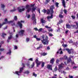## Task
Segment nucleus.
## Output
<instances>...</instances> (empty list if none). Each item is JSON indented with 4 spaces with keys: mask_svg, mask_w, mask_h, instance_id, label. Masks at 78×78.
Masks as SVG:
<instances>
[{
    "mask_svg": "<svg viewBox=\"0 0 78 78\" xmlns=\"http://www.w3.org/2000/svg\"><path fill=\"white\" fill-rule=\"evenodd\" d=\"M5 50V49L4 48H1L0 49V51H2Z\"/></svg>",
    "mask_w": 78,
    "mask_h": 78,
    "instance_id": "57",
    "label": "nucleus"
},
{
    "mask_svg": "<svg viewBox=\"0 0 78 78\" xmlns=\"http://www.w3.org/2000/svg\"><path fill=\"white\" fill-rule=\"evenodd\" d=\"M71 27H72L73 29H76V25H71Z\"/></svg>",
    "mask_w": 78,
    "mask_h": 78,
    "instance_id": "19",
    "label": "nucleus"
},
{
    "mask_svg": "<svg viewBox=\"0 0 78 78\" xmlns=\"http://www.w3.org/2000/svg\"><path fill=\"white\" fill-rule=\"evenodd\" d=\"M63 58L64 59H66V60L67 59H68L67 56L66 55H65L63 57Z\"/></svg>",
    "mask_w": 78,
    "mask_h": 78,
    "instance_id": "42",
    "label": "nucleus"
},
{
    "mask_svg": "<svg viewBox=\"0 0 78 78\" xmlns=\"http://www.w3.org/2000/svg\"><path fill=\"white\" fill-rule=\"evenodd\" d=\"M70 62H72V59H71V57H69L67 59V63L69 64Z\"/></svg>",
    "mask_w": 78,
    "mask_h": 78,
    "instance_id": "16",
    "label": "nucleus"
},
{
    "mask_svg": "<svg viewBox=\"0 0 78 78\" xmlns=\"http://www.w3.org/2000/svg\"><path fill=\"white\" fill-rule=\"evenodd\" d=\"M9 52H8L6 53V55H11V49H9Z\"/></svg>",
    "mask_w": 78,
    "mask_h": 78,
    "instance_id": "21",
    "label": "nucleus"
},
{
    "mask_svg": "<svg viewBox=\"0 0 78 78\" xmlns=\"http://www.w3.org/2000/svg\"><path fill=\"white\" fill-rule=\"evenodd\" d=\"M55 5L56 7H57V8L59 7V6H58V5H59V3L58 2H56L55 3Z\"/></svg>",
    "mask_w": 78,
    "mask_h": 78,
    "instance_id": "34",
    "label": "nucleus"
},
{
    "mask_svg": "<svg viewBox=\"0 0 78 78\" xmlns=\"http://www.w3.org/2000/svg\"><path fill=\"white\" fill-rule=\"evenodd\" d=\"M37 11H38L39 14H40V13H41V12H40V9H37Z\"/></svg>",
    "mask_w": 78,
    "mask_h": 78,
    "instance_id": "59",
    "label": "nucleus"
},
{
    "mask_svg": "<svg viewBox=\"0 0 78 78\" xmlns=\"http://www.w3.org/2000/svg\"><path fill=\"white\" fill-rule=\"evenodd\" d=\"M41 41L42 43L44 45H48V42L49 41L48 40V37L47 36H45V35H43L41 36Z\"/></svg>",
    "mask_w": 78,
    "mask_h": 78,
    "instance_id": "1",
    "label": "nucleus"
},
{
    "mask_svg": "<svg viewBox=\"0 0 78 78\" xmlns=\"http://www.w3.org/2000/svg\"><path fill=\"white\" fill-rule=\"evenodd\" d=\"M25 30H20L19 32L20 36H23L24 33H25Z\"/></svg>",
    "mask_w": 78,
    "mask_h": 78,
    "instance_id": "4",
    "label": "nucleus"
},
{
    "mask_svg": "<svg viewBox=\"0 0 78 78\" xmlns=\"http://www.w3.org/2000/svg\"><path fill=\"white\" fill-rule=\"evenodd\" d=\"M47 55V53H45V52H43L41 54L42 56H45V55Z\"/></svg>",
    "mask_w": 78,
    "mask_h": 78,
    "instance_id": "36",
    "label": "nucleus"
},
{
    "mask_svg": "<svg viewBox=\"0 0 78 78\" xmlns=\"http://www.w3.org/2000/svg\"><path fill=\"white\" fill-rule=\"evenodd\" d=\"M33 76H35V77H36V76H37V74H35V73H33Z\"/></svg>",
    "mask_w": 78,
    "mask_h": 78,
    "instance_id": "54",
    "label": "nucleus"
},
{
    "mask_svg": "<svg viewBox=\"0 0 78 78\" xmlns=\"http://www.w3.org/2000/svg\"><path fill=\"white\" fill-rule=\"evenodd\" d=\"M75 23H76V26H77V27L76 28V29H78V22H76Z\"/></svg>",
    "mask_w": 78,
    "mask_h": 78,
    "instance_id": "48",
    "label": "nucleus"
},
{
    "mask_svg": "<svg viewBox=\"0 0 78 78\" xmlns=\"http://www.w3.org/2000/svg\"><path fill=\"white\" fill-rule=\"evenodd\" d=\"M55 61V59L54 58H52L50 61V63L51 64L53 65L54 64V62Z\"/></svg>",
    "mask_w": 78,
    "mask_h": 78,
    "instance_id": "14",
    "label": "nucleus"
},
{
    "mask_svg": "<svg viewBox=\"0 0 78 78\" xmlns=\"http://www.w3.org/2000/svg\"><path fill=\"white\" fill-rule=\"evenodd\" d=\"M19 72L18 71H16L15 72V73L16 74V75H17L18 76L20 75L19 74Z\"/></svg>",
    "mask_w": 78,
    "mask_h": 78,
    "instance_id": "52",
    "label": "nucleus"
},
{
    "mask_svg": "<svg viewBox=\"0 0 78 78\" xmlns=\"http://www.w3.org/2000/svg\"><path fill=\"white\" fill-rule=\"evenodd\" d=\"M34 23L35 25H36V19H34Z\"/></svg>",
    "mask_w": 78,
    "mask_h": 78,
    "instance_id": "49",
    "label": "nucleus"
},
{
    "mask_svg": "<svg viewBox=\"0 0 78 78\" xmlns=\"http://www.w3.org/2000/svg\"><path fill=\"white\" fill-rule=\"evenodd\" d=\"M34 62H33V64H32L31 65V68H33V67H34Z\"/></svg>",
    "mask_w": 78,
    "mask_h": 78,
    "instance_id": "44",
    "label": "nucleus"
},
{
    "mask_svg": "<svg viewBox=\"0 0 78 78\" xmlns=\"http://www.w3.org/2000/svg\"><path fill=\"white\" fill-rule=\"evenodd\" d=\"M42 30V28H40L39 30H38V31H41Z\"/></svg>",
    "mask_w": 78,
    "mask_h": 78,
    "instance_id": "62",
    "label": "nucleus"
},
{
    "mask_svg": "<svg viewBox=\"0 0 78 78\" xmlns=\"http://www.w3.org/2000/svg\"><path fill=\"white\" fill-rule=\"evenodd\" d=\"M17 9L19 12H22V11H24L25 10V8H23L21 9L20 7H17Z\"/></svg>",
    "mask_w": 78,
    "mask_h": 78,
    "instance_id": "6",
    "label": "nucleus"
},
{
    "mask_svg": "<svg viewBox=\"0 0 78 78\" xmlns=\"http://www.w3.org/2000/svg\"><path fill=\"white\" fill-rule=\"evenodd\" d=\"M33 37L34 38H36L37 41H40L41 40V38L37 37V36H36V35H33Z\"/></svg>",
    "mask_w": 78,
    "mask_h": 78,
    "instance_id": "10",
    "label": "nucleus"
},
{
    "mask_svg": "<svg viewBox=\"0 0 78 78\" xmlns=\"http://www.w3.org/2000/svg\"><path fill=\"white\" fill-rule=\"evenodd\" d=\"M22 23H24V21L23 20H21L20 21H18L17 24L18 25L19 27H20V28L22 29V26L23 25Z\"/></svg>",
    "mask_w": 78,
    "mask_h": 78,
    "instance_id": "3",
    "label": "nucleus"
},
{
    "mask_svg": "<svg viewBox=\"0 0 78 78\" xmlns=\"http://www.w3.org/2000/svg\"><path fill=\"white\" fill-rule=\"evenodd\" d=\"M62 46L63 47L66 48V47H67V44H62Z\"/></svg>",
    "mask_w": 78,
    "mask_h": 78,
    "instance_id": "37",
    "label": "nucleus"
},
{
    "mask_svg": "<svg viewBox=\"0 0 78 78\" xmlns=\"http://www.w3.org/2000/svg\"><path fill=\"white\" fill-rule=\"evenodd\" d=\"M36 8L34 7H33L32 9V12H34L35 10H36Z\"/></svg>",
    "mask_w": 78,
    "mask_h": 78,
    "instance_id": "27",
    "label": "nucleus"
},
{
    "mask_svg": "<svg viewBox=\"0 0 78 78\" xmlns=\"http://www.w3.org/2000/svg\"><path fill=\"white\" fill-rule=\"evenodd\" d=\"M31 10V8H29V9H28L27 10V12H29Z\"/></svg>",
    "mask_w": 78,
    "mask_h": 78,
    "instance_id": "38",
    "label": "nucleus"
},
{
    "mask_svg": "<svg viewBox=\"0 0 78 78\" xmlns=\"http://www.w3.org/2000/svg\"><path fill=\"white\" fill-rule=\"evenodd\" d=\"M48 35H49V36H50V37L53 36V35L51 33H49Z\"/></svg>",
    "mask_w": 78,
    "mask_h": 78,
    "instance_id": "46",
    "label": "nucleus"
},
{
    "mask_svg": "<svg viewBox=\"0 0 78 78\" xmlns=\"http://www.w3.org/2000/svg\"><path fill=\"white\" fill-rule=\"evenodd\" d=\"M47 68L48 69H50L51 70H53L52 69V65L49 64H48L47 66Z\"/></svg>",
    "mask_w": 78,
    "mask_h": 78,
    "instance_id": "7",
    "label": "nucleus"
},
{
    "mask_svg": "<svg viewBox=\"0 0 78 78\" xmlns=\"http://www.w3.org/2000/svg\"><path fill=\"white\" fill-rule=\"evenodd\" d=\"M59 59H57L56 61V62L57 64H58V63H59Z\"/></svg>",
    "mask_w": 78,
    "mask_h": 78,
    "instance_id": "53",
    "label": "nucleus"
},
{
    "mask_svg": "<svg viewBox=\"0 0 78 78\" xmlns=\"http://www.w3.org/2000/svg\"><path fill=\"white\" fill-rule=\"evenodd\" d=\"M42 47V44H40L39 47L37 48V50H39V49H40V48H41Z\"/></svg>",
    "mask_w": 78,
    "mask_h": 78,
    "instance_id": "22",
    "label": "nucleus"
},
{
    "mask_svg": "<svg viewBox=\"0 0 78 78\" xmlns=\"http://www.w3.org/2000/svg\"><path fill=\"white\" fill-rule=\"evenodd\" d=\"M5 23H3L2 24L1 23H0V28H1V27H2V26L4 25H5Z\"/></svg>",
    "mask_w": 78,
    "mask_h": 78,
    "instance_id": "30",
    "label": "nucleus"
},
{
    "mask_svg": "<svg viewBox=\"0 0 78 78\" xmlns=\"http://www.w3.org/2000/svg\"><path fill=\"white\" fill-rule=\"evenodd\" d=\"M41 67L42 68H43V67L45 65V62H41Z\"/></svg>",
    "mask_w": 78,
    "mask_h": 78,
    "instance_id": "25",
    "label": "nucleus"
},
{
    "mask_svg": "<svg viewBox=\"0 0 78 78\" xmlns=\"http://www.w3.org/2000/svg\"><path fill=\"white\" fill-rule=\"evenodd\" d=\"M66 28H70V25L69 24H66Z\"/></svg>",
    "mask_w": 78,
    "mask_h": 78,
    "instance_id": "26",
    "label": "nucleus"
},
{
    "mask_svg": "<svg viewBox=\"0 0 78 78\" xmlns=\"http://www.w3.org/2000/svg\"><path fill=\"white\" fill-rule=\"evenodd\" d=\"M63 11L64 12V13L65 14H67V10L66 9H64L63 10Z\"/></svg>",
    "mask_w": 78,
    "mask_h": 78,
    "instance_id": "39",
    "label": "nucleus"
},
{
    "mask_svg": "<svg viewBox=\"0 0 78 78\" xmlns=\"http://www.w3.org/2000/svg\"><path fill=\"white\" fill-rule=\"evenodd\" d=\"M62 50V48H60L57 51V54H58L59 53V52H60L61 51V50Z\"/></svg>",
    "mask_w": 78,
    "mask_h": 78,
    "instance_id": "41",
    "label": "nucleus"
},
{
    "mask_svg": "<svg viewBox=\"0 0 78 78\" xmlns=\"http://www.w3.org/2000/svg\"><path fill=\"white\" fill-rule=\"evenodd\" d=\"M30 38L28 37L26 38V40L27 42H28L30 41Z\"/></svg>",
    "mask_w": 78,
    "mask_h": 78,
    "instance_id": "33",
    "label": "nucleus"
},
{
    "mask_svg": "<svg viewBox=\"0 0 78 78\" xmlns=\"http://www.w3.org/2000/svg\"><path fill=\"white\" fill-rule=\"evenodd\" d=\"M5 5H1V8L3 9V10H4V9H5Z\"/></svg>",
    "mask_w": 78,
    "mask_h": 78,
    "instance_id": "29",
    "label": "nucleus"
},
{
    "mask_svg": "<svg viewBox=\"0 0 78 78\" xmlns=\"http://www.w3.org/2000/svg\"><path fill=\"white\" fill-rule=\"evenodd\" d=\"M14 19L15 20H16H16H17V17L16 16H15L14 17Z\"/></svg>",
    "mask_w": 78,
    "mask_h": 78,
    "instance_id": "35",
    "label": "nucleus"
},
{
    "mask_svg": "<svg viewBox=\"0 0 78 78\" xmlns=\"http://www.w3.org/2000/svg\"><path fill=\"white\" fill-rule=\"evenodd\" d=\"M26 65L27 66V67H29V68L30 67V63L28 62H27V63L26 64Z\"/></svg>",
    "mask_w": 78,
    "mask_h": 78,
    "instance_id": "43",
    "label": "nucleus"
},
{
    "mask_svg": "<svg viewBox=\"0 0 78 78\" xmlns=\"http://www.w3.org/2000/svg\"><path fill=\"white\" fill-rule=\"evenodd\" d=\"M36 15L34 14H33L32 15V20H34L36 19Z\"/></svg>",
    "mask_w": 78,
    "mask_h": 78,
    "instance_id": "15",
    "label": "nucleus"
},
{
    "mask_svg": "<svg viewBox=\"0 0 78 78\" xmlns=\"http://www.w3.org/2000/svg\"><path fill=\"white\" fill-rule=\"evenodd\" d=\"M6 35L7 34L4 33H2V37H3V38H4V37H5V36H6Z\"/></svg>",
    "mask_w": 78,
    "mask_h": 78,
    "instance_id": "24",
    "label": "nucleus"
},
{
    "mask_svg": "<svg viewBox=\"0 0 78 78\" xmlns=\"http://www.w3.org/2000/svg\"><path fill=\"white\" fill-rule=\"evenodd\" d=\"M62 14H63V12L62 11H61L59 16V17H60V18H64V16L62 15Z\"/></svg>",
    "mask_w": 78,
    "mask_h": 78,
    "instance_id": "8",
    "label": "nucleus"
},
{
    "mask_svg": "<svg viewBox=\"0 0 78 78\" xmlns=\"http://www.w3.org/2000/svg\"><path fill=\"white\" fill-rule=\"evenodd\" d=\"M54 9H55V7H54V6H51L50 8V10L51 11V16H50V19H52V18H53V14H54V11H53Z\"/></svg>",
    "mask_w": 78,
    "mask_h": 78,
    "instance_id": "2",
    "label": "nucleus"
},
{
    "mask_svg": "<svg viewBox=\"0 0 78 78\" xmlns=\"http://www.w3.org/2000/svg\"><path fill=\"white\" fill-rule=\"evenodd\" d=\"M55 71H57V67L56 66L54 69Z\"/></svg>",
    "mask_w": 78,
    "mask_h": 78,
    "instance_id": "60",
    "label": "nucleus"
},
{
    "mask_svg": "<svg viewBox=\"0 0 78 78\" xmlns=\"http://www.w3.org/2000/svg\"><path fill=\"white\" fill-rule=\"evenodd\" d=\"M63 21L62 20V19H61L60 20H59V22L58 23V25H59V24H61V23H63Z\"/></svg>",
    "mask_w": 78,
    "mask_h": 78,
    "instance_id": "18",
    "label": "nucleus"
},
{
    "mask_svg": "<svg viewBox=\"0 0 78 78\" xmlns=\"http://www.w3.org/2000/svg\"><path fill=\"white\" fill-rule=\"evenodd\" d=\"M58 68L60 69H62V68H63V66H62L60 64L59 65Z\"/></svg>",
    "mask_w": 78,
    "mask_h": 78,
    "instance_id": "32",
    "label": "nucleus"
},
{
    "mask_svg": "<svg viewBox=\"0 0 78 78\" xmlns=\"http://www.w3.org/2000/svg\"><path fill=\"white\" fill-rule=\"evenodd\" d=\"M35 62L36 64L37 63H38V62H39V60H38V59H35Z\"/></svg>",
    "mask_w": 78,
    "mask_h": 78,
    "instance_id": "47",
    "label": "nucleus"
},
{
    "mask_svg": "<svg viewBox=\"0 0 78 78\" xmlns=\"http://www.w3.org/2000/svg\"><path fill=\"white\" fill-rule=\"evenodd\" d=\"M45 28H48V29L49 28H51V27H48V26H45Z\"/></svg>",
    "mask_w": 78,
    "mask_h": 78,
    "instance_id": "55",
    "label": "nucleus"
},
{
    "mask_svg": "<svg viewBox=\"0 0 78 78\" xmlns=\"http://www.w3.org/2000/svg\"><path fill=\"white\" fill-rule=\"evenodd\" d=\"M41 62H42L39 61L38 62V63H36L37 64V67H38L39 66L41 65Z\"/></svg>",
    "mask_w": 78,
    "mask_h": 78,
    "instance_id": "17",
    "label": "nucleus"
},
{
    "mask_svg": "<svg viewBox=\"0 0 78 78\" xmlns=\"http://www.w3.org/2000/svg\"><path fill=\"white\" fill-rule=\"evenodd\" d=\"M62 5L64 6L65 8H66V2H65V0H62Z\"/></svg>",
    "mask_w": 78,
    "mask_h": 78,
    "instance_id": "11",
    "label": "nucleus"
},
{
    "mask_svg": "<svg viewBox=\"0 0 78 78\" xmlns=\"http://www.w3.org/2000/svg\"><path fill=\"white\" fill-rule=\"evenodd\" d=\"M28 60L30 61H33V58H31L28 59Z\"/></svg>",
    "mask_w": 78,
    "mask_h": 78,
    "instance_id": "61",
    "label": "nucleus"
},
{
    "mask_svg": "<svg viewBox=\"0 0 78 78\" xmlns=\"http://www.w3.org/2000/svg\"><path fill=\"white\" fill-rule=\"evenodd\" d=\"M25 73H26V74H27V75H28L30 72H29V71H28V70H27L25 72Z\"/></svg>",
    "mask_w": 78,
    "mask_h": 78,
    "instance_id": "50",
    "label": "nucleus"
},
{
    "mask_svg": "<svg viewBox=\"0 0 78 78\" xmlns=\"http://www.w3.org/2000/svg\"><path fill=\"white\" fill-rule=\"evenodd\" d=\"M46 12H47V14H49L50 12V10L49 9H48L46 10Z\"/></svg>",
    "mask_w": 78,
    "mask_h": 78,
    "instance_id": "28",
    "label": "nucleus"
},
{
    "mask_svg": "<svg viewBox=\"0 0 78 78\" xmlns=\"http://www.w3.org/2000/svg\"><path fill=\"white\" fill-rule=\"evenodd\" d=\"M69 44H72V43H73V42L71 40L69 41Z\"/></svg>",
    "mask_w": 78,
    "mask_h": 78,
    "instance_id": "51",
    "label": "nucleus"
},
{
    "mask_svg": "<svg viewBox=\"0 0 78 78\" xmlns=\"http://www.w3.org/2000/svg\"><path fill=\"white\" fill-rule=\"evenodd\" d=\"M50 46H48L47 47V50H50Z\"/></svg>",
    "mask_w": 78,
    "mask_h": 78,
    "instance_id": "63",
    "label": "nucleus"
},
{
    "mask_svg": "<svg viewBox=\"0 0 78 78\" xmlns=\"http://www.w3.org/2000/svg\"><path fill=\"white\" fill-rule=\"evenodd\" d=\"M41 23H42L43 24H44V23L45 24V23H46V21L45 20H44V19L43 18H41Z\"/></svg>",
    "mask_w": 78,
    "mask_h": 78,
    "instance_id": "12",
    "label": "nucleus"
},
{
    "mask_svg": "<svg viewBox=\"0 0 78 78\" xmlns=\"http://www.w3.org/2000/svg\"><path fill=\"white\" fill-rule=\"evenodd\" d=\"M42 11V12H44V14H45V13L47 12V10L45 9H44Z\"/></svg>",
    "mask_w": 78,
    "mask_h": 78,
    "instance_id": "40",
    "label": "nucleus"
},
{
    "mask_svg": "<svg viewBox=\"0 0 78 78\" xmlns=\"http://www.w3.org/2000/svg\"><path fill=\"white\" fill-rule=\"evenodd\" d=\"M4 21H5V22H3V23H5V24H7V23H13V22H14V20L8 21L7 18H5L4 20Z\"/></svg>",
    "mask_w": 78,
    "mask_h": 78,
    "instance_id": "5",
    "label": "nucleus"
},
{
    "mask_svg": "<svg viewBox=\"0 0 78 78\" xmlns=\"http://www.w3.org/2000/svg\"><path fill=\"white\" fill-rule=\"evenodd\" d=\"M75 33H78V30H77L76 31L73 33V34H75Z\"/></svg>",
    "mask_w": 78,
    "mask_h": 78,
    "instance_id": "64",
    "label": "nucleus"
},
{
    "mask_svg": "<svg viewBox=\"0 0 78 78\" xmlns=\"http://www.w3.org/2000/svg\"><path fill=\"white\" fill-rule=\"evenodd\" d=\"M16 10L17 9H16L15 7H13V9H12L10 10V12H14V11H16Z\"/></svg>",
    "mask_w": 78,
    "mask_h": 78,
    "instance_id": "23",
    "label": "nucleus"
},
{
    "mask_svg": "<svg viewBox=\"0 0 78 78\" xmlns=\"http://www.w3.org/2000/svg\"><path fill=\"white\" fill-rule=\"evenodd\" d=\"M34 30L35 31H38V29L37 28H34Z\"/></svg>",
    "mask_w": 78,
    "mask_h": 78,
    "instance_id": "58",
    "label": "nucleus"
},
{
    "mask_svg": "<svg viewBox=\"0 0 78 78\" xmlns=\"http://www.w3.org/2000/svg\"><path fill=\"white\" fill-rule=\"evenodd\" d=\"M23 70V67H22V68H20V71L19 72V73H22Z\"/></svg>",
    "mask_w": 78,
    "mask_h": 78,
    "instance_id": "20",
    "label": "nucleus"
},
{
    "mask_svg": "<svg viewBox=\"0 0 78 78\" xmlns=\"http://www.w3.org/2000/svg\"><path fill=\"white\" fill-rule=\"evenodd\" d=\"M10 34L9 36L8 37V39L11 40L12 38V33H10Z\"/></svg>",
    "mask_w": 78,
    "mask_h": 78,
    "instance_id": "13",
    "label": "nucleus"
},
{
    "mask_svg": "<svg viewBox=\"0 0 78 78\" xmlns=\"http://www.w3.org/2000/svg\"><path fill=\"white\" fill-rule=\"evenodd\" d=\"M65 50L67 51V52L69 54H71L72 49H70L69 48H66Z\"/></svg>",
    "mask_w": 78,
    "mask_h": 78,
    "instance_id": "9",
    "label": "nucleus"
},
{
    "mask_svg": "<svg viewBox=\"0 0 78 78\" xmlns=\"http://www.w3.org/2000/svg\"><path fill=\"white\" fill-rule=\"evenodd\" d=\"M50 2V0H45V3H47V4L48 3H49V2Z\"/></svg>",
    "mask_w": 78,
    "mask_h": 78,
    "instance_id": "45",
    "label": "nucleus"
},
{
    "mask_svg": "<svg viewBox=\"0 0 78 78\" xmlns=\"http://www.w3.org/2000/svg\"><path fill=\"white\" fill-rule=\"evenodd\" d=\"M71 17L73 19H75V16H71Z\"/></svg>",
    "mask_w": 78,
    "mask_h": 78,
    "instance_id": "56",
    "label": "nucleus"
},
{
    "mask_svg": "<svg viewBox=\"0 0 78 78\" xmlns=\"http://www.w3.org/2000/svg\"><path fill=\"white\" fill-rule=\"evenodd\" d=\"M29 8H30V5L27 4L26 6V9H29Z\"/></svg>",
    "mask_w": 78,
    "mask_h": 78,
    "instance_id": "31",
    "label": "nucleus"
}]
</instances>
